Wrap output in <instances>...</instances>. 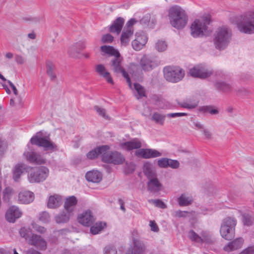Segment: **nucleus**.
<instances>
[{"instance_id": "28", "label": "nucleus", "mask_w": 254, "mask_h": 254, "mask_svg": "<svg viewBox=\"0 0 254 254\" xmlns=\"http://www.w3.org/2000/svg\"><path fill=\"white\" fill-rule=\"evenodd\" d=\"M102 55L114 56V58L120 55L119 52L113 47L110 46H102L100 47Z\"/></svg>"}, {"instance_id": "37", "label": "nucleus", "mask_w": 254, "mask_h": 254, "mask_svg": "<svg viewBox=\"0 0 254 254\" xmlns=\"http://www.w3.org/2000/svg\"><path fill=\"white\" fill-rule=\"evenodd\" d=\"M106 226L105 222H98L90 227V233L93 235L98 234Z\"/></svg>"}, {"instance_id": "12", "label": "nucleus", "mask_w": 254, "mask_h": 254, "mask_svg": "<svg viewBox=\"0 0 254 254\" xmlns=\"http://www.w3.org/2000/svg\"><path fill=\"white\" fill-rule=\"evenodd\" d=\"M77 220L82 225L88 227L93 224L95 218L91 210H86L78 214Z\"/></svg>"}, {"instance_id": "30", "label": "nucleus", "mask_w": 254, "mask_h": 254, "mask_svg": "<svg viewBox=\"0 0 254 254\" xmlns=\"http://www.w3.org/2000/svg\"><path fill=\"white\" fill-rule=\"evenodd\" d=\"M202 242L200 244L205 243L207 244H212L215 242V239L213 236L208 231H202L200 233Z\"/></svg>"}, {"instance_id": "42", "label": "nucleus", "mask_w": 254, "mask_h": 254, "mask_svg": "<svg viewBox=\"0 0 254 254\" xmlns=\"http://www.w3.org/2000/svg\"><path fill=\"white\" fill-rule=\"evenodd\" d=\"M242 222L244 225L250 226L253 225L254 219L249 213H245L242 214Z\"/></svg>"}, {"instance_id": "43", "label": "nucleus", "mask_w": 254, "mask_h": 254, "mask_svg": "<svg viewBox=\"0 0 254 254\" xmlns=\"http://www.w3.org/2000/svg\"><path fill=\"white\" fill-rule=\"evenodd\" d=\"M19 234L21 237L24 238L28 242L29 239L34 235L29 228L23 227L19 231Z\"/></svg>"}, {"instance_id": "3", "label": "nucleus", "mask_w": 254, "mask_h": 254, "mask_svg": "<svg viewBox=\"0 0 254 254\" xmlns=\"http://www.w3.org/2000/svg\"><path fill=\"white\" fill-rule=\"evenodd\" d=\"M237 27L241 32L254 33V11H249L242 15L237 23Z\"/></svg>"}, {"instance_id": "19", "label": "nucleus", "mask_w": 254, "mask_h": 254, "mask_svg": "<svg viewBox=\"0 0 254 254\" xmlns=\"http://www.w3.org/2000/svg\"><path fill=\"white\" fill-rule=\"evenodd\" d=\"M109 149V146L108 145L99 146L89 151L87 154V157L89 159H94L99 156H101L102 160H103L104 155Z\"/></svg>"}, {"instance_id": "1", "label": "nucleus", "mask_w": 254, "mask_h": 254, "mask_svg": "<svg viewBox=\"0 0 254 254\" xmlns=\"http://www.w3.org/2000/svg\"><path fill=\"white\" fill-rule=\"evenodd\" d=\"M168 17L171 25L177 29L184 28L188 21L186 11L178 5H174L169 8Z\"/></svg>"}, {"instance_id": "63", "label": "nucleus", "mask_w": 254, "mask_h": 254, "mask_svg": "<svg viewBox=\"0 0 254 254\" xmlns=\"http://www.w3.org/2000/svg\"><path fill=\"white\" fill-rule=\"evenodd\" d=\"M211 106H201L199 108V111L203 113H209L210 109L211 108Z\"/></svg>"}, {"instance_id": "41", "label": "nucleus", "mask_w": 254, "mask_h": 254, "mask_svg": "<svg viewBox=\"0 0 254 254\" xmlns=\"http://www.w3.org/2000/svg\"><path fill=\"white\" fill-rule=\"evenodd\" d=\"M188 237L192 242L196 243H200L202 242L201 235H198L192 230H190L188 232Z\"/></svg>"}, {"instance_id": "21", "label": "nucleus", "mask_w": 254, "mask_h": 254, "mask_svg": "<svg viewBox=\"0 0 254 254\" xmlns=\"http://www.w3.org/2000/svg\"><path fill=\"white\" fill-rule=\"evenodd\" d=\"M85 178L88 182L98 183L102 180V174L98 170H93L86 173Z\"/></svg>"}, {"instance_id": "26", "label": "nucleus", "mask_w": 254, "mask_h": 254, "mask_svg": "<svg viewBox=\"0 0 254 254\" xmlns=\"http://www.w3.org/2000/svg\"><path fill=\"white\" fill-rule=\"evenodd\" d=\"M124 22V19L121 17L117 18L110 26V32L116 33L118 35H119L122 29Z\"/></svg>"}, {"instance_id": "56", "label": "nucleus", "mask_w": 254, "mask_h": 254, "mask_svg": "<svg viewBox=\"0 0 254 254\" xmlns=\"http://www.w3.org/2000/svg\"><path fill=\"white\" fill-rule=\"evenodd\" d=\"M94 108L99 115L105 119H108V116L106 115V110L104 109L97 106H95Z\"/></svg>"}, {"instance_id": "14", "label": "nucleus", "mask_w": 254, "mask_h": 254, "mask_svg": "<svg viewBox=\"0 0 254 254\" xmlns=\"http://www.w3.org/2000/svg\"><path fill=\"white\" fill-rule=\"evenodd\" d=\"M189 74L195 78L204 79L210 76L212 72L200 65H197L190 69Z\"/></svg>"}, {"instance_id": "61", "label": "nucleus", "mask_w": 254, "mask_h": 254, "mask_svg": "<svg viewBox=\"0 0 254 254\" xmlns=\"http://www.w3.org/2000/svg\"><path fill=\"white\" fill-rule=\"evenodd\" d=\"M149 226L151 227V231L155 232H158L159 231V228L154 221L151 220L149 222Z\"/></svg>"}, {"instance_id": "44", "label": "nucleus", "mask_w": 254, "mask_h": 254, "mask_svg": "<svg viewBox=\"0 0 254 254\" xmlns=\"http://www.w3.org/2000/svg\"><path fill=\"white\" fill-rule=\"evenodd\" d=\"M150 19L151 17L150 15H146L144 16H143L142 18L140 20V23L141 24L147 25L149 26L150 28H153L154 25L156 23V20L155 19H152L151 20V23L150 24Z\"/></svg>"}, {"instance_id": "4", "label": "nucleus", "mask_w": 254, "mask_h": 254, "mask_svg": "<svg viewBox=\"0 0 254 254\" xmlns=\"http://www.w3.org/2000/svg\"><path fill=\"white\" fill-rule=\"evenodd\" d=\"M236 224L237 220L233 217H228L223 219L220 229L222 237L226 240H232L235 236Z\"/></svg>"}, {"instance_id": "24", "label": "nucleus", "mask_w": 254, "mask_h": 254, "mask_svg": "<svg viewBox=\"0 0 254 254\" xmlns=\"http://www.w3.org/2000/svg\"><path fill=\"white\" fill-rule=\"evenodd\" d=\"M62 203V196L59 194H54L49 196L47 206L49 208H56L59 207Z\"/></svg>"}, {"instance_id": "39", "label": "nucleus", "mask_w": 254, "mask_h": 254, "mask_svg": "<svg viewBox=\"0 0 254 254\" xmlns=\"http://www.w3.org/2000/svg\"><path fill=\"white\" fill-rule=\"evenodd\" d=\"M165 118V115L155 112L153 114L151 120L156 124L162 126L164 124Z\"/></svg>"}, {"instance_id": "7", "label": "nucleus", "mask_w": 254, "mask_h": 254, "mask_svg": "<svg viewBox=\"0 0 254 254\" xmlns=\"http://www.w3.org/2000/svg\"><path fill=\"white\" fill-rule=\"evenodd\" d=\"M49 174V170L46 167L32 168L29 172L28 179L30 183H39L45 181Z\"/></svg>"}, {"instance_id": "64", "label": "nucleus", "mask_w": 254, "mask_h": 254, "mask_svg": "<svg viewBox=\"0 0 254 254\" xmlns=\"http://www.w3.org/2000/svg\"><path fill=\"white\" fill-rule=\"evenodd\" d=\"M121 41L122 44L126 45L127 42V32L125 31H124L122 34Z\"/></svg>"}, {"instance_id": "40", "label": "nucleus", "mask_w": 254, "mask_h": 254, "mask_svg": "<svg viewBox=\"0 0 254 254\" xmlns=\"http://www.w3.org/2000/svg\"><path fill=\"white\" fill-rule=\"evenodd\" d=\"M141 147V142L139 139L134 138L128 140V150L139 149Z\"/></svg>"}, {"instance_id": "23", "label": "nucleus", "mask_w": 254, "mask_h": 254, "mask_svg": "<svg viewBox=\"0 0 254 254\" xmlns=\"http://www.w3.org/2000/svg\"><path fill=\"white\" fill-rule=\"evenodd\" d=\"M34 199V193L29 191H22L18 194V200L20 203L28 204L32 202Z\"/></svg>"}, {"instance_id": "49", "label": "nucleus", "mask_w": 254, "mask_h": 254, "mask_svg": "<svg viewBox=\"0 0 254 254\" xmlns=\"http://www.w3.org/2000/svg\"><path fill=\"white\" fill-rule=\"evenodd\" d=\"M167 47V45L164 41L159 40L155 44V49L159 52L164 51Z\"/></svg>"}, {"instance_id": "53", "label": "nucleus", "mask_w": 254, "mask_h": 254, "mask_svg": "<svg viewBox=\"0 0 254 254\" xmlns=\"http://www.w3.org/2000/svg\"><path fill=\"white\" fill-rule=\"evenodd\" d=\"M31 226L35 231L40 233L42 234L46 232V229L44 227L39 226L34 222L31 223Z\"/></svg>"}, {"instance_id": "34", "label": "nucleus", "mask_w": 254, "mask_h": 254, "mask_svg": "<svg viewBox=\"0 0 254 254\" xmlns=\"http://www.w3.org/2000/svg\"><path fill=\"white\" fill-rule=\"evenodd\" d=\"M133 85V93L137 99L145 96V91L143 86L136 82L134 83Z\"/></svg>"}, {"instance_id": "22", "label": "nucleus", "mask_w": 254, "mask_h": 254, "mask_svg": "<svg viewBox=\"0 0 254 254\" xmlns=\"http://www.w3.org/2000/svg\"><path fill=\"white\" fill-rule=\"evenodd\" d=\"M244 243V239L242 238H239L234 241L229 242L225 246L223 249L225 251L230 252L241 248Z\"/></svg>"}, {"instance_id": "27", "label": "nucleus", "mask_w": 254, "mask_h": 254, "mask_svg": "<svg viewBox=\"0 0 254 254\" xmlns=\"http://www.w3.org/2000/svg\"><path fill=\"white\" fill-rule=\"evenodd\" d=\"M147 183L148 190L151 192H157L161 190L162 186L156 176L148 179Z\"/></svg>"}, {"instance_id": "60", "label": "nucleus", "mask_w": 254, "mask_h": 254, "mask_svg": "<svg viewBox=\"0 0 254 254\" xmlns=\"http://www.w3.org/2000/svg\"><path fill=\"white\" fill-rule=\"evenodd\" d=\"M188 114L186 113H174L168 114L166 116L168 117L176 118L182 116H186Z\"/></svg>"}, {"instance_id": "52", "label": "nucleus", "mask_w": 254, "mask_h": 254, "mask_svg": "<svg viewBox=\"0 0 254 254\" xmlns=\"http://www.w3.org/2000/svg\"><path fill=\"white\" fill-rule=\"evenodd\" d=\"M169 158H162L158 160V165L160 168H167L168 167Z\"/></svg>"}, {"instance_id": "38", "label": "nucleus", "mask_w": 254, "mask_h": 254, "mask_svg": "<svg viewBox=\"0 0 254 254\" xmlns=\"http://www.w3.org/2000/svg\"><path fill=\"white\" fill-rule=\"evenodd\" d=\"M24 169L23 164H18L14 167L13 171V178L15 182L18 181Z\"/></svg>"}, {"instance_id": "55", "label": "nucleus", "mask_w": 254, "mask_h": 254, "mask_svg": "<svg viewBox=\"0 0 254 254\" xmlns=\"http://www.w3.org/2000/svg\"><path fill=\"white\" fill-rule=\"evenodd\" d=\"M39 219L42 222L46 223L50 221V216L48 212H43L40 214Z\"/></svg>"}, {"instance_id": "5", "label": "nucleus", "mask_w": 254, "mask_h": 254, "mask_svg": "<svg viewBox=\"0 0 254 254\" xmlns=\"http://www.w3.org/2000/svg\"><path fill=\"white\" fill-rule=\"evenodd\" d=\"M165 79L173 83L181 81L185 76V71L178 66H167L163 69Z\"/></svg>"}, {"instance_id": "46", "label": "nucleus", "mask_w": 254, "mask_h": 254, "mask_svg": "<svg viewBox=\"0 0 254 254\" xmlns=\"http://www.w3.org/2000/svg\"><path fill=\"white\" fill-rule=\"evenodd\" d=\"M138 23V21L135 18H132L128 20V38L133 34V25Z\"/></svg>"}, {"instance_id": "35", "label": "nucleus", "mask_w": 254, "mask_h": 254, "mask_svg": "<svg viewBox=\"0 0 254 254\" xmlns=\"http://www.w3.org/2000/svg\"><path fill=\"white\" fill-rule=\"evenodd\" d=\"M199 103L197 99H190L186 101L179 103V105L182 108L188 109H193L196 108Z\"/></svg>"}, {"instance_id": "50", "label": "nucleus", "mask_w": 254, "mask_h": 254, "mask_svg": "<svg viewBox=\"0 0 254 254\" xmlns=\"http://www.w3.org/2000/svg\"><path fill=\"white\" fill-rule=\"evenodd\" d=\"M54 69L55 66L52 63H48L47 64V72L52 80L55 79L56 77L54 72Z\"/></svg>"}, {"instance_id": "51", "label": "nucleus", "mask_w": 254, "mask_h": 254, "mask_svg": "<svg viewBox=\"0 0 254 254\" xmlns=\"http://www.w3.org/2000/svg\"><path fill=\"white\" fill-rule=\"evenodd\" d=\"M131 46L134 50L138 51L141 50L145 45L142 44L141 42H139L137 40L134 39L132 41Z\"/></svg>"}, {"instance_id": "20", "label": "nucleus", "mask_w": 254, "mask_h": 254, "mask_svg": "<svg viewBox=\"0 0 254 254\" xmlns=\"http://www.w3.org/2000/svg\"><path fill=\"white\" fill-rule=\"evenodd\" d=\"M95 71L103 77L108 83L113 84L114 81L110 73L107 70L106 67L102 64H98L95 66Z\"/></svg>"}, {"instance_id": "57", "label": "nucleus", "mask_w": 254, "mask_h": 254, "mask_svg": "<svg viewBox=\"0 0 254 254\" xmlns=\"http://www.w3.org/2000/svg\"><path fill=\"white\" fill-rule=\"evenodd\" d=\"M113 39L114 37L111 34H107L102 36L101 40L104 43H110L113 41Z\"/></svg>"}, {"instance_id": "33", "label": "nucleus", "mask_w": 254, "mask_h": 254, "mask_svg": "<svg viewBox=\"0 0 254 254\" xmlns=\"http://www.w3.org/2000/svg\"><path fill=\"white\" fill-rule=\"evenodd\" d=\"M104 254H127V252L126 248L122 247L116 251L113 247L107 246L104 248Z\"/></svg>"}, {"instance_id": "13", "label": "nucleus", "mask_w": 254, "mask_h": 254, "mask_svg": "<svg viewBox=\"0 0 254 254\" xmlns=\"http://www.w3.org/2000/svg\"><path fill=\"white\" fill-rule=\"evenodd\" d=\"M122 63L123 58L120 55L111 61V65L115 73L118 75H121L127 79V72L123 66Z\"/></svg>"}, {"instance_id": "48", "label": "nucleus", "mask_w": 254, "mask_h": 254, "mask_svg": "<svg viewBox=\"0 0 254 254\" xmlns=\"http://www.w3.org/2000/svg\"><path fill=\"white\" fill-rule=\"evenodd\" d=\"M178 202L180 206H187L191 203L192 199L184 194H182L178 199Z\"/></svg>"}, {"instance_id": "29", "label": "nucleus", "mask_w": 254, "mask_h": 254, "mask_svg": "<svg viewBox=\"0 0 254 254\" xmlns=\"http://www.w3.org/2000/svg\"><path fill=\"white\" fill-rule=\"evenodd\" d=\"M143 172L148 179L156 176L155 171L153 168L152 164L146 162L143 166Z\"/></svg>"}, {"instance_id": "47", "label": "nucleus", "mask_w": 254, "mask_h": 254, "mask_svg": "<svg viewBox=\"0 0 254 254\" xmlns=\"http://www.w3.org/2000/svg\"><path fill=\"white\" fill-rule=\"evenodd\" d=\"M135 39L137 40L140 42H141V43L144 45H145L148 40L146 34L143 31H140L136 33Z\"/></svg>"}, {"instance_id": "62", "label": "nucleus", "mask_w": 254, "mask_h": 254, "mask_svg": "<svg viewBox=\"0 0 254 254\" xmlns=\"http://www.w3.org/2000/svg\"><path fill=\"white\" fill-rule=\"evenodd\" d=\"M254 253V248L253 247H249L243 251H242L240 254H253Z\"/></svg>"}, {"instance_id": "31", "label": "nucleus", "mask_w": 254, "mask_h": 254, "mask_svg": "<svg viewBox=\"0 0 254 254\" xmlns=\"http://www.w3.org/2000/svg\"><path fill=\"white\" fill-rule=\"evenodd\" d=\"M71 213L65 211L62 212L55 217V220L58 223H66L69 220L72 215Z\"/></svg>"}, {"instance_id": "9", "label": "nucleus", "mask_w": 254, "mask_h": 254, "mask_svg": "<svg viewBox=\"0 0 254 254\" xmlns=\"http://www.w3.org/2000/svg\"><path fill=\"white\" fill-rule=\"evenodd\" d=\"M125 158L117 151L110 152L109 149L106 152L103 157V161L114 164H121L124 162Z\"/></svg>"}, {"instance_id": "58", "label": "nucleus", "mask_w": 254, "mask_h": 254, "mask_svg": "<svg viewBox=\"0 0 254 254\" xmlns=\"http://www.w3.org/2000/svg\"><path fill=\"white\" fill-rule=\"evenodd\" d=\"M180 163L176 160H172L169 159L168 167H171L173 169H177L179 167Z\"/></svg>"}, {"instance_id": "54", "label": "nucleus", "mask_w": 254, "mask_h": 254, "mask_svg": "<svg viewBox=\"0 0 254 254\" xmlns=\"http://www.w3.org/2000/svg\"><path fill=\"white\" fill-rule=\"evenodd\" d=\"M149 202L160 208L164 209L166 208V204L160 199H151L149 200Z\"/></svg>"}, {"instance_id": "11", "label": "nucleus", "mask_w": 254, "mask_h": 254, "mask_svg": "<svg viewBox=\"0 0 254 254\" xmlns=\"http://www.w3.org/2000/svg\"><path fill=\"white\" fill-rule=\"evenodd\" d=\"M32 144L42 146L47 150H54L57 149V146L50 140L43 137H38L37 136L32 137L30 139Z\"/></svg>"}, {"instance_id": "18", "label": "nucleus", "mask_w": 254, "mask_h": 254, "mask_svg": "<svg viewBox=\"0 0 254 254\" xmlns=\"http://www.w3.org/2000/svg\"><path fill=\"white\" fill-rule=\"evenodd\" d=\"M28 244L35 246L41 250H45L47 248V243L40 236L34 234L29 239Z\"/></svg>"}, {"instance_id": "25", "label": "nucleus", "mask_w": 254, "mask_h": 254, "mask_svg": "<svg viewBox=\"0 0 254 254\" xmlns=\"http://www.w3.org/2000/svg\"><path fill=\"white\" fill-rule=\"evenodd\" d=\"M77 203V199L74 196H71L66 198L64 204L65 210L73 214V212Z\"/></svg>"}, {"instance_id": "32", "label": "nucleus", "mask_w": 254, "mask_h": 254, "mask_svg": "<svg viewBox=\"0 0 254 254\" xmlns=\"http://www.w3.org/2000/svg\"><path fill=\"white\" fill-rule=\"evenodd\" d=\"M140 68L137 64L131 63L128 69V73L132 74V76L138 79H142V76L139 74Z\"/></svg>"}, {"instance_id": "59", "label": "nucleus", "mask_w": 254, "mask_h": 254, "mask_svg": "<svg viewBox=\"0 0 254 254\" xmlns=\"http://www.w3.org/2000/svg\"><path fill=\"white\" fill-rule=\"evenodd\" d=\"M15 61L19 64H22L25 62V58L20 55H16L15 56Z\"/></svg>"}, {"instance_id": "10", "label": "nucleus", "mask_w": 254, "mask_h": 254, "mask_svg": "<svg viewBox=\"0 0 254 254\" xmlns=\"http://www.w3.org/2000/svg\"><path fill=\"white\" fill-rule=\"evenodd\" d=\"M132 239L133 245L130 254H143L146 250L145 245L138 238V233L135 231H133L132 233Z\"/></svg>"}, {"instance_id": "17", "label": "nucleus", "mask_w": 254, "mask_h": 254, "mask_svg": "<svg viewBox=\"0 0 254 254\" xmlns=\"http://www.w3.org/2000/svg\"><path fill=\"white\" fill-rule=\"evenodd\" d=\"M24 155L29 162L34 164H44L46 162V159L42 155L35 152H25Z\"/></svg>"}, {"instance_id": "45", "label": "nucleus", "mask_w": 254, "mask_h": 254, "mask_svg": "<svg viewBox=\"0 0 254 254\" xmlns=\"http://www.w3.org/2000/svg\"><path fill=\"white\" fill-rule=\"evenodd\" d=\"M14 193V190L12 188L6 187L3 191V200L6 202H8Z\"/></svg>"}, {"instance_id": "6", "label": "nucleus", "mask_w": 254, "mask_h": 254, "mask_svg": "<svg viewBox=\"0 0 254 254\" xmlns=\"http://www.w3.org/2000/svg\"><path fill=\"white\" fill-rule=\"evenodd\" d=\"M210 22V19L207 17H203L202 20L195 19L190 26L191 36L193 37H197L202 35L204 32H207V26Z\"/></svg>"}, {"instance_id": "2", "label": "nucleus", "mask_w": 254, "mask_h": 254, "mask_svg": "<svg viewBox=\"0 0 254 254\" xmlns=\"http://www.w3.org/2000/svg\"><path fill=\"white\" fill-rule=\"evenodd\" d=\"M231 36L227 28H218L214 34L213 42L215 48L219 50L225 49L230 41Z\"/></svg>"}, {"instance_id": "15", "label": "nucleus", "mask_w": 254, "mask_h": 254, "mask_svg": "<svg viewBox=\"0 0 254 254\" xmlns=\"http://www.w3.org/2000/svg\"><path fill=\"white\" fill-rule=\"evenodd\" d=\"M22 215V211L15 205L10 206L6 211L5 217L6 220L10 223H14L16 219L21 217Z\"/></svg>"}, {"instance_id": "16", "label": "nucleus", "mask_w": 254, "mask_h": 254, "mask_svg": "<svg viewBox=\"0 0 254 254\" xmlns=\"http://www.w3.org/2000/svg\"><path fill=\"white\" fill-rule=\"evenodd\" d=\"M135 155L137 156H141L145 159H149L161 156L162 154L156 150L147 148L136 150Z\"/></svg>"}, {"instance_id": "8", "label": "nucleus", "mask_w": 254, "mask_h": 254, "mask_svg": "<svg viewBox=\"0 0 254 254\" xmlns=\"http://www.w3.org/2000/svg\"><path fill=\"white\" fill-rule=\"evenodd\" d=\"M140 67L144 71H150L159 65L156 59L149 55H144L140 60Z\"/></svg>"}, {"instance_id": "36", "label": "nucleus", "mask_w": 254, "mask_h": 254, "mask_svg": "<svg viewBox=\"0 0 254 254\" xmlns=\"http://www.w3.org/2000/svg\"><path fill=\"white\" fill-rule=\"evenodd\" d=\"M214 86L218 90L224 92H228L232 89V86L230 84L221 81H216L214 83Z\"/></svg>"}]
</instances>
